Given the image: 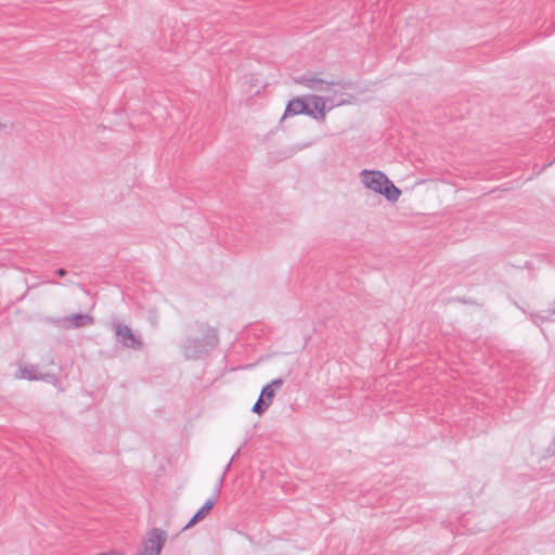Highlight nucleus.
Instances as JSON below:
<instances>
[{"mask_svg": "<svg viewBox=\"0 0 555 555\" xmlns=\"http://www.w3.org/2000/svg\"><path fill=\"white\" fill-rule=\"evenodd\" d=\"M360 183L370 192L383 195L388 202L399 201L402 192L380 170L363 169L359 172Z\"/></svg>", "mask_w": 555, "mask_h": 555, "instance_id": "1", "label": "nucleus"}, {"mask_svg": "<svg viewBox=\"0 0 555 555\" xmlns=\"http://www.w3.org/2000/svg\"><path fill=\"white\" fill-rule=\"evenodd\" d=\"M295 82L309 90L322 93L324 98H334L338 102L344 101L341 105L352 103V96L344 92L347 85L324 80L315 74L301 75L295 79Z\"/></svg>", "mask_w": 555, "mask_h": 555, "instance_id": "2", "label": "nucleus"}, {"mask_svg": "<svg viewBox=\"0 0 555 555\" xmlns=\"http://www.w3.org/2000/svg\"><path fill=\"white\" fill-rule=\"evenodd\" d=\"M54 366L52 360H42L40 363H34L22 359L16 363L13 376L16 379L43 380L55 384L56 373L53 370Z\"/></svg>", "mask_w": 555, "mask_h": 555, "instance_id": "3", "label": "nucleus"}, {"mask_svg": "<svg viewBox=\"0 0 555 555\" xmlns=\"http://www.w3.org/2000/svg\"><path fill=\"white\" fill-rule=\"evenodd\" d=\"M308 106V116L318 120L325 121L327 111L333 109L334 107L341 106L344 101H337L334 98H324L319 94H307Z\"/></svg>", "mask_w": 555, "mask_h": 555, "instance_id": "4", "label": "nucleus"}, {"mask_svg": "<svg viewBox=\"0 0 555 555\" xmlns=\"http://www.w3.org/2000/svg\"><path fill=\"white\" fill-rule=\"evenodd\" d=\"M167 540V534L158 528L151 529L138 555H159Z\"/></svg>", "mask_w": 555, "mask_h": 555, "instance_id": "5", "label": "nucleus"}, {"mask_svg": "<svg viewBox=\"0 0 555 555\" xmlns=\"http://www.w3.org/2000/svg\"><path fill=\"white\" fill-rule=\"evenodd\" d=\"M51 323L60 330H76L91 325L93 317L89 313H73L66 317L53 318Z\"/></svg>", "mask_w": 555, "mask_h": 555, "instance_id": "6", "label": "nucleus"}, {"mask_svg": "<svg viewBox=\"0 0 555 555\" xmlns=\"http://www.w3.org/2000/svg\"><path fill=\"white\" fill-rule=\"evenodd\" d=\"M112 330L116 335L117 341L124 347H135L143 345L141 335L121 322H113Z\"/></svg>", "mask_w": 555, "mask_h": 555, "instance_id": "7", "label": "nucleus"}, {"mask_svg": "<svg viewBox=\"0 0 555 555\" xmlns=\"http://www.w3.org/2000/svg\"><path fill=\"white\" fill-rule=\"evenodd\" d=\"M193 336L196 343L205 346H215L219 343L216 330L207 324H195Z\"/></svg>", "mask_w": 555, "mask_h": 555, "instance_id": "8", "label": "nucleus"}, {"mask_svg": "<svg viewBox=\"0 0 555 555\" xmlns=\"http://www.w3.org/2000/svg\"><path fill=\"white\" fill-rule=\"evenodd\" d=\"M308 106L309 103L307 102V95L292 99L286 105L284 117L299 114H305L308 116Z\"/></svg>", "mask_w": 555, "mask_h": 555, "instance_id": "9", "label": "nucleus"}, {"mask_svg": "<svg viewBox=\"0 0 555 555\" xmlns=\"http://www.w3.org/2000/svg\"><path fill=\"white\" fill-rule=\"evenodd\" d=\"M282 385L283 380L281 378L273 379L271 383L263 386L259 398L263 399L267 405H271L272 400L275 396V390L281 388Z\"/></svg>", "mask_w": 555, "mask_h": 555, "instance_id": "10", "label": "nucleus"}, {"mask_svg": "<svg viewBox=\"0 0 555 555\" xmlns=\"http://www.w3.org/2000/svg\"><path fill=\"white\" fill-rule=\"evenodd\" d=\"M215 504H216V499L215 498L208 499L204 503V505L195 513V515L191 518V520L186 524L184 529L190 528L191 526H193L197 521L204 519L209 514V512L212 509Z\"/></svg>", "mask_w": 555, "mask_h": 555, "instance_id": "11", "label": "nucleus"}, {"mask_svg": "<svg viewBox=\"0 0 555 555\" xmlns=\"http://www.w3.org/2000/svg\"><path fill=\"white\" fill-rule=\"evenodd\" d=\"M270 405H267L263 401V399H258L257 402L254 404L251 411L257 414H262Z\"/></svg>", "mask_w": 555, "mask_h": 555, "instance_id": "12", "label": "nucleus"}, {"mask_svg": "<svg viewBox=\"0 0 555 555\" xmlns=\"http://www.w3.org/2000/svg\"><path fill=\"white\" fill-rule=\"evenodd\" d=\"M238 452H236L232 459L230 460V462L227 464L225 468H224V472L222 474V476L220 477L219 481H218V488L222 485L223 482V479H224V475L227 474V472L229 470L230 466H231V463L232 461L234 460V457L237 455Z\"/></svg>", "mask_w": 555, "mask_h": 555, "instance_id": "13", "label": "nucleus"}, {"mask_svg": "<svg viewBox=\"0 0 555 555\" xmlns=\"http://www.w3.org/2000/svg\"><path fill=\"white\" fill-rule=\"evenodd\" d=\"M56 275H59L60 278H63L66 275V270L65 269H57L56 270Z\"/></svg>", "mask_w": 555, "mask_h": 555, "instance_id": "14", "label": "nucleus"}, {"mask_svg": "<svg viewBox=\"0 0 555 555\" xmlns=\"http://www.w3.org/2000/svg\"><path fill=\"white\" fill-rule=\"evenodd\" d=\"M5 124H3L1 120H0V131L4 130L5 129Z\"/></svg>", "mask_w": 555, "mask_h": 555, "instance_id": "15", "label": "nucleus"}, {"mask_svg": "<svg viewBox=\"0 0 555 555\" xmlns=\"http://www.w3.org/2000/svg\"><path fill=\"white\" fill-rule=\"evenodd\" d=\"M101 555H119L117 553H111V554H101Z\"/></svg>", "mask_w": 555, "mask_h": 555, "instance_id": "16", "label": "nucleus"}, {"mask_svg": "<svg viewBox=\"0 0 555 555\" xmlns=\"http://www.w3.org/2000/svg\"><path fill=\"white\" fill-rule=\"evenodd\" d=\"M43 283L51 284V283H53V282H52V281H50V280H47V281H44Z\"/></svg>", "mask_w": 555, "mask_h": 555, "instance_id": "17", "label": "nucleus"}]
</instances>
